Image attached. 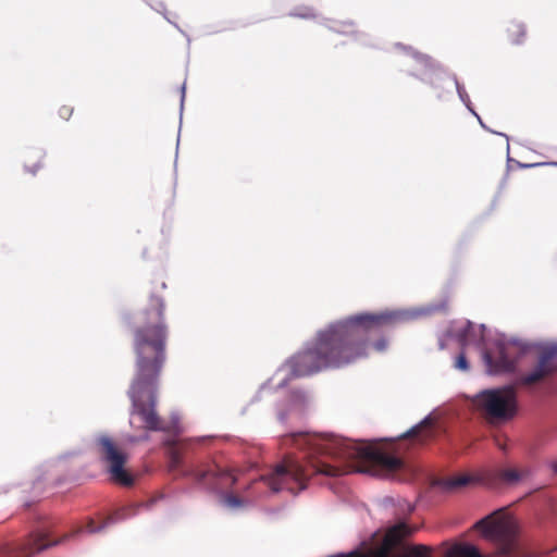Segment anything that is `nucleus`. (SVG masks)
<instances>
[{
  "instance_id": "4468645a",
  "label": "nucleus",
  "mask_w": 557,
  "mask_h": 557,
  "mask_svg": "<svg viewBox=\"0 0 557 557\" xmlns=\"http://www.w3.org/2000/svg\"><path fill=\"white\" fill-rule=\"evenodd\" d=\"M431 557H435L432 547ZM441 557H484V554L469 542H444L441 545Z\"/></svg>"
},
{
  "instance_id": "423d86ee",
  "label": "nucleus",
  "mask_w": 557,
  "mask_h": 557,
  "mask_svg": "<svg viewBox=\"0 0 557 557\" xmlns=\"http://www.w3.org/2000/svg\"><path fill=\"white\" fill-rule=\"evenodd\" d=\"M170 471L175 476L193 479L199 486L212 492L233 486L236 482L232 471L218 465L215 461L187 465L175 449H173L171 455Z\"/></svg>"
},
{
  "instance_id": "c9c22d12",
  "label": "nucleus",
  "mask_w": 557,
  "mask_h": 557,
  "mask_svg": "<svg viewBox=\"0 0 557 557\" xmlns=\"http://www.w3.org/2000/svg\"><path fill=\"white\" fill-rule=\"evenodd\" d=\"M39 484H40V480H37V481L35 482V486H37V485H39Z\"/></svg>"
},
{
  "instance_id": "ddd939ff",
  "label": "nucleus",
  "mask_w": 557,
  "mask_h": 557,
  "mask_svg": "<svg viewBox=\"0 0 557 557\" xmlns=\"http://www.w3.org/2000/svg\"><path fill=\"white\" fill-rule=\"evenodd\" d=\"M53 533V525L50 521H44L34 529L26 541L20 546V552L27 554V557L48 549L59 544L60 541H49Z\"/></svg>"
},
{
  "instance_id": "dca6fc26",
  "label": "nucleus",
  "mask_w": 557,
  "mask_h": 557,
  "mask_svg": "<svg viewBox=\"0 0 557 557\" xmlns=\"http://www.w3.org/2000/svg\"><path fill=\"white\" fill-rule=\"evenodd\" d=\"M521 473L516 469L496 468L484 473L482 480L485 484L492 486L497 483L513 484L519 482Z\"/></svg>"
},
{
  "instance_id": "aec40b11",
  "label": "nucleus",
  "mask_w": 557,
  "mask_h": 557,
  "mask_svg": "<svg viewBox=\"0 0 557 557\" xmlns=\"http://www.w3.org/2000/svg\"><path fill=\"white\" fill-rule=\"evenodd\" d=\"M222 503L225 507H228L232 509H237L244 505V500L240 497L233 495V494L224 495L222 498Z\"/></svg>"
},
{
  "instance_id": "4be33fe9",
  "label": "nucleus",
  "mask_w": 557,
  "mask_h": 557,
  "mask_svg": "<svg viewBox=\"0 0 557 557\" xmlns=\"http://www.w3.org/2000/svg\"><path fill=\"white\" fill-rule=\"evenodd\" d=\"M454 367H455V369L460 370V371H468L470 369V364H469L466 354L463 351H461L456 357Z\"/></svg>"
},
{
  "instance_id": "c85d7f7f",
  "label": "nucleus",
  "mask_w": 557,
  "mask_h": 557,
  "mask_svg": "<svg viewBox=\"0 0 557 557\" xmlns=\"http://www.w3.org/2000/svg\"><path fill=\"white\" fill-rule=\"evenodd\" d=\"M474 116L478 119V121H479V123H480V125H481V127H482V128H484L485 131L491 132V133H493V134H496V135H499V136L505 137V138L507 139V141L509 140V137H508V135H507V134H505V133H499V132H495V131L491 129L490 127H487V126H486V124H485V122H483V121H482L481 116H480L478 113H476V115H474Z\"/></svg>"
},
{
  "instance_id": "b1692460",
  "label": "nucleus",
  "mask_w": 557,
  "mask_h": 557,
  "mask_svg": "<svg viewBox=\"0 0 557 557\" xmlns=\"http://www.w3.org/2000/svg\"><path fill=\"white\" fill-rule=\"evenodd\" d=\"M512 27L516 28V32L518 33L519 37L518 38H511V42L515 44V45L522 44L523 39L525 37V33H527L525 25L522 24V23H516V24L512 25Z\"/></svg>"
},
{
  "instance_id": "7c9ffc66",
  "label": "nucleus",
  "mask_w": 557,
  "mask_h": 557,
  "mask_svg": "<svg viewBox=\"0 0 557 557\" xmlns=\"http://www.w3.org/2000/svg\"><path fill=\"white\" fill-rule=\"evenodd\" d=\"M185 91H186V85H185V83H184V84L182 85V87H181V104H180V112H181V115L183 114V109H184Z\"/></svg>"
},
{
  "instance_id": "f8f14e48",
  "label": "nucleus",
  "mask_w": 557,
  "mask_h": 557,
  "mask_svg": "<svg viewBox=\"0 0 557 557\" xmlns=\"http://www.w3.org/2000/svg\"><path fill=\"white\" fill-rule=\"evenodd\" d=\"M161 498H163V495H160L157 498H151L150 500L145 502V503L129 504L127 506L119 508L117 510H115L111 516L106 518L98 525L95 523L94 520H89L83 529L77 531V533L86 532V533L91 534V533L101 532L102 530H104L107 527H109L111 524H114V523L127 520L132 517H135L138 513L139 509H141V508L150 509L153 506V504Z\"/></svg>"
},
{
  "instance_id": "f704fd0d",
  "label": "nucleus",
  "mask_w": 557,
  "mask_h": 557,
  "mask_svg": "<svg viewBox=\"0 0 557 557\" xmlns=\"http://www.w3.org/2000/svg\"><path fill=\"white\" fill-rule=\"evenodd\" d=\"M444 347H445L444 343L442 341H440V348L444 349Z\"/></svg>"
},
{
  "instance_id": "bb28decb",
  "label": "nucleus",
  "mask_w": 557,
  "mask_h": 557,
  "mask_svg": "<svg viewBox=\"0 0 557 557\" xmlns=\"http://www.w3.org/2000/svg\"><path fill=\"white\" fill-rule=\"evenodd\" d=\"M397 504V498L395 497H392V496H386L382 499V507L385 509V510H389V509H395V506Z\"/></svg>"
},
{
  "instance_id": "20e7f679",
  "label": "nucleus",
  "mask_w": 557,
  "mask_h": 557,
  "mask_svg": "<svg viewBox=\"0 0 557 557\" xmlns=\"http://www.w3.org/2000/svg\"><path fill=\"white\" fill-rule=\"evenodd\" d=\"M447 335L456 338L463 348L474 345L481 350L485 371L490 375L511 373L516 363L530 348V345L517 337H507L504 333L487 330L485 324L474 325L467 320L458 330H450Z\"/></svg>"
},
{
  "instance_id": "393cba45",
  "label": "nucleus",
  "mask_w": 557,
  "mask_h": 557,
  "mask_svg": "<svg viewBox=\"0 0 557 557\" xmlns=\"http://www.w3.org/2000/svg\"><path fill=\"white\" fill-rule=\"evenodd\" d=\"M354 26L352 22H336L334 26H329L330 29L341 33V34H347V28H351Z\"/></svg>"
},
{
  "instance_id": "1a4fd4ad",
  "label": "nucleus",
  "mask_w": 557,
  "mask_h": 557,
  "mask_svg": "<svg viewBox=\"0 0 557 557\" xmlns=\"http://www.w3.org/2000/svg\"><path fill=\"white\" fill-rule=\"evenodd\" d=\"M95 444L101 459L109 463V473L112 480L123 486H132L134 476L124 468L127 459L126 454L107 435L96 436Z\"/></svg>"
},
{
  "instance_id": "f257e3e1",
  "label": "nucleus",
  "mask_w": 557,
  "mask_h": 557,
  "mask_svg": "<svg viewBox=\"0 0 557 557\" xmlns=\"http://www.w3.org/2000/svg\"><path fill=\"white\" fill-rule=\"evenodd\" d=\"M284 445L296 447L302 458L287 457L271 472L260 475L250 485L256 500L281 491L293 495L307 487L309 478L317 474L338 476L366 473L367 462H380L391 474L403 471L405 462L395 455L383 454L373 443L352 441L333 434L294 432L283 437Z\"/></svg>"
},
{
  "instance_id": "a878e982",
  "label": "nucleus",
  "mask_w": 557,
  "mask_h": 557,
  "mask_svg": "<svg viewBox=\"0 0 557 557\" xmlns=\"http://www.w3.org/2000/svg\"><path fill=\"white\" fill-rule=\"evenodd\" d=\"M372 346L373 348L379 351V352H383L386 350L387 346H388V342L385 337H380L379 339L374 341L372 343Z\"/></svg>"
},
{
  "instance_id": "c756f323",
  "label": "nucleus",
  "mask_w": 557,
  "mask_h": 557,
  "mask_svg": "<svg viewBox=\"0 0 557 557\" xmlns=\"http://www.w3.org/2000/svg\"><path fill=\"white\" fill-rule=\"evenodd\" d=\"M72 113L73 109L66 106L60 108L59 110V115L64 120H67L72 115Z\"/></svg>"
},
{
  "instance_id": "39448f33",
  "label": "nucleus",
  "mask_w": 557,
  "mask_h": 557,
  "mask_svg": "<svg viewBox=\"0 0 557 557\" xmlns=\"http://www.w3.org/2000/svg\"><path fill=\"white\" fill-rule=\"evenodd\" d=\"M416 506L409 500L397 497V504L392 512L396 520L385 529H379L371 534L368 546L376 550L388 535L395 537V545L391 548L389 557H431V546L423 544H409L406 539L416 528L408 523V517L414 511Z\"/></svg>"
},
{
  "instance_id": "5701e85b",
  "label": "nucleus",
  "mask_w": 557,
  "mask_h": 557,
  "mask_svg": "<svg viewBox=\"0 0 557 557\" xmlns=\"http://www.w3.org/2000/svg\"><path fill=\"white\" fill-rule=\"evenodd\" d=\"M154 11L161 13L169 23L173 24L181 33L184 34V32L180 28V26L172 22L168 16H166V9H165V4L161 1H158L156 2L154 4H149Z\"/></svg>"
},
{
  "instance_id": "f03ea898",
  "label": "nucleus",
  "mask_w": 557,
  "mask_h": 557,
  "mask_svg": "<svg viewBox=\"0 0 557 557\" xmlns=\"http://www.w3.org/2000/svg\"><path fill=\"white\" fill-rule=\"evenodd\" d=\"M444 308L445 304L441 302L410 310L362 312L331 323L327 329L318 332L315 342L308 343L304 350L278 368L274 376L261 385L259 393L272 388V382L286 368L290 372L277 380L276 389L284 388L292 377L309 376L326 369L348 366L367 356L371 336L380 334L383 326L412 321Z\"/></svg>"
},
{
  "instance_id": "9b49d317",
  "label": "nucleus",
  "mask_w": 557,
  "mask_h": 557,
  "mask_svg": "<svg viewBox=\"0 0 557 557\" xmlns=\"http://www.w3.org/2000/svg\"><path fill=\"white\" fill-rule=\"evenodd\" d=\"M311 401L310 395L302 389H292L285 398L276 405L277 420L285 424L288 421H298L306 414Z\"/></svg>"
},
{
  "instance_id": "0eeeda50",
  "label": "nucleus",
  "mask_w": 557,
  "mask_h": 557,
  "mask_svg": "<svg viewBox=\"0 0 557 557\" xmlns=\"http://www.w3.org/2000/svg\"><path fill=\"white\" fill-rule=\"evenodd\" d=\"M474 527L495 546L497 555L515 557L518 554V529L513 518L505 509H497L485 516Z\"/></svg>"
},
{
  "instance_id": "6e6552de",
  "label": "nucleus",
  "mask_w": 557,
  "mask_h": 557,
  "mask_svg": "<svg viewBox=\"0 0 557 557\" xmlns=\"http://www.w3.org/2000/svg\"><path fill=\"white\" fill-rule=\"evenodd\" d=\"M476 409L492 422L510 420L517 411V399L512 388H487L473 397Z\"/></svg>"
},
{
  "instance_id": "2f4dec72",
  "label": "nucleus",
  "mask_w": 557,
  "mask_h": 557,
  "mask_svg": "<svg viewBox=\"0 0 557 557\" xmlns=\"http://www.w3.org/2000/svg\"><path fill=\"white\" fill-rule=\"evenodd\" d=\"M41 168V164L40 162H37L36 164H34L32 168L25 165V171L32 173L33 175L36 174V172Z\"/></svg>"
},
{
  "instance_id": "f3484780",
  "label": "nucleus",
  "mask_w": 557,
  "mask_h": 557,
  "mask_svg": "<svg viewBox=\"0 0 557 557\" xmlns=\"http://www.w3.org/2000/svg\"><path fill=\"white\" fill-rule=\"evenodd\" d=\"M446 76L454 83L460 101L465 104V107L472 115H476V111L473 109L472 102L465 86L459 83L455 74H446Z\"/></svg>"
},
{
  "instance_id": "e433bc0d",
  "label": "nucleus",
  "mask_w": 557,
  "mask_h": 557,
  "mask_svg": "<svg viewBox=\"0 0 557 557\" xmlns=\"http://www.w3.org/2000/svg\"><path fill=\"white\" fill-rule=\"evenodd\" d=\"M178 145H180V138L176 141V149H178Z\"/></svg>"
},
{
  "instance_id": "4c0bfd02",
  "label": "nucleus",
  "mask_w": 557,
  "mask_h": 557,
  "mask_svg": "<svg viewBox=\"0 0 557 557\" xmlns=\"http://www.w3.org/2000/svg\"><path fill=\"white\" fill-rule=\"evenodd\" d=\"M553 164H554V165H557V162H554Z\"/></svg>"
},
{
  "instance_id": "9d476101",
  "label": "nucleus",
  "mask_w": 557,
  "mask_h": 557,
  "mask_svg": "<svg viewBox=\"0 0 557 557\" xmlns=\"http://www.w3.org/2000/svg\"><path fill=\"white\" fill-rule=\"evenodd\" d=\"M539 348L536 364L519 377L521 385H535L557 373V343L540 345Z\"/></svg>"
},
{
  "instance_id": "7ed1b4c3",
  "label": "nucleus",
  "mask_w": 557,
  "mask_h": 557,
  "mask_svg": "<svg viewBox=\"0 0 557 557\" xmlns=\"http://www.w3.org/2000/svg\"><path fill=\"white\" fill-rule=\"evenodd\" d=\"M164 309V300L152 294L148 307L143 311L144 324L134 331L135 376L127 395L132 401V414H137L147 430L177 436L181 433L178 413L172 412L170 421L165 422L156 411L168 336Z\"/></svg>"
},
{
  "instance_id": "2eb2a0df",
  "label": "nucleus",
  "mask_w": 557,
  "mask_h": 557,
  "mask_svg": "<svg viewBox=\"0 0 557 557\" xmlns=\"http://www.w3.org/2000/svg\"><path fill=\"white\" fill-rule=\"evenodd\" d=\"M436 433V420L430 413L424 417L419 423L411 426L403 434V437H412L419 444L431 440Z\"/></svg>"
},
{
  "instance_id": "a211bd4d",
  "label": "nucleus",
  "mask_w": 557,
  "mask_h": 557,
  "mask_svg": "<svg viewBox=\"0 0 557 557\" xmlns=\"http://www.w3.org/2000/svg\"><path fill=\"white\" fill-rule=\"evenodd\" d=\"M397 47L406 50L412 57V59H414L417 61V63L421 64L425 69L433 71V72H436L438 70L435 62L429 55L413 51V49L411 47H406V46H403L401 44H397Z\"/></svg>"
},
{
  "instance_id": "6ab92c4d",
  "label": "nucleus",
  "mask_w": 557,
  "mask_h": 557,
  "mask_svg": "<svg viewBox=\"0 0 557 557\" xmlns=\"http://www.w3.org/2000/svg\"><path fill=\"white\" fill-rule=\"evenodd\" d=\"M471 482V476L469 475H460V476H454L448 478L443 481L442 485L446 490H456L459 487L467 486Z\"/></svg>"
},
{
  "instance_id": "473e14b6",
  "label": "nucleus",
  "mask_w": 557,
  "mask_h": 557,
  "mask_svg": "<svg viewBox=\"0 0 557 557\" xmlns=\"http://www.w3.org/2000/svg\"><path fill=\"white\" fill-rule=\"evenodd\" d=\"M420 79L423 81V82H429V83L433 84L432 78L428 77L426 75L424 77H420Z\"/></svg>"
},
{
  "instance_id": "72a5a7b5",
  "label": "nucleus",
  "mask_w": 557,
  "mask_h": 557,
  "mask_svg": "<svg viewBox=\"0 0 557 557\" xmlns=\"http://www.w3.org/2000/svg\"><path fill=\"white\" fill-rule=\"evenodd\" d=\"M552 467H553L554 472L557 473V461H555Z\"/></svg>"
},
{
  "instance_id": "412c9836",
  "label": "nucleus",
  "mask_w": 557,
  "mask_h": 557,
  "mask_svg": "<svg viewBox=\"0 0 557 557\" xmlns=\"http://www.w3.org/2000/svg\"><path fill=\"white\" fill-rule=\"evenodd\" d=\"M289 15L301 18H310L314 16L312 9L308 7L296 8L289 13Z\"/></svg>"
},
{
  "instance_id": "cd10ccee",
  "label": "nucleus",
  "mask_w": 557,
  "mask_h": 557,
  "mask_svg": "<svg viewBox=\"0 0 557 557\" xmlns=\"http://www.w3.org/2000/svg\"><path fill=\"white\" fill-rule=\"evenodd\" d=\"M510 162H515L521 169H530V168H535V166H540V165H544L545 164V163H521L519 161L513 160L508 154L507 156V163H510Z\"/></svg>"
}]
</instances>
